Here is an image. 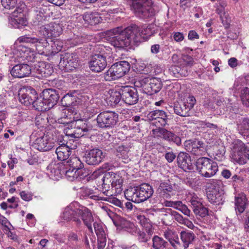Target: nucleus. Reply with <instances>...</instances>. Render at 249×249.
Returning a JSON list of instances; mask_svg holds the SVG:
<instances>
[{
    "label": "nucleus",
    "instance_id": "c85d7f7f",
    "mask_svg": "<svg viewBox=\"0 0 249 249\" xmlns=\"http://www.w3.org/2000/svg\"><path fill=\"white\" fill-rule=\"evenodd\" d=\"M65 165L72 169L75 170L76 172L83 173L84 167L83 163L81 161L79 158L77 157H71L70 159L64 162Z\"/></svg>",
    "mask_w": 249,
    "mask_h": 249
},
{
    "label": "nucleus",
    "instance_id": "a878e982",
    "mask_svg": "<svg viewBox=\"0 0 249 249\" xmlns=\"http://www.w3.org/2000/svg\"><path fill=\"white\" fill-rule=\"evenodd\" d=\"M177 162L178 166L184 171L191 170L193 168L191 157L187 153L179 152L177 156Z\"/></svg>",
    "mask_w": 249,
    "mask_h": 249
},
{
    "label": "nucleus",
    "instance_id": "79ce46f5",
    "mask_svg": "<svg viewBox=\"0 0 249 249\" xmlns=\"http://www.w3.org/2000/svg\"><path fill=\"white\" fill-rule=\"evenodd\" d=\"M64 163V168L62 170L61 178L64 176L67 177L70 180H72L74 178H77L80 176L81 173L76 172L75 170H72V168L65 165Z\"/></svg>",
    "mask_w": 249,
    "mask_h": 249
},
{
    "label": "nucleus",
    "instance_id": "3c124183",
    "mask_svg": "<svg viewBox=\"0 0 249 249\" xmlns=\"http://www.w3.org/2000/svg\"><path fill=\"white\" fill-rule=\"evenodd\" d=\"M166 113L162 110H155L150 111L147 115V118L149 120L154 121H157L160 117H164Z\"/></svg>",
    "mask_w": 249,
    "mask_h": 249
},
{
    "label": "nucleus",
    "instance_id": "423d86ee",
    "mask_svg": "<svg viewBox=\"0 0 249 249\" xmlns=\"http://www.w3.org/2000/svg\"><path fill=\"white\" fill-rule=\"evenodd\" d=\"M103 187L105 190L104 193L106 191L108 192L110 186L112 188H114L115 193L120 194L123 190V179L118 174L112 172L105 173L102 178Z\"/></svg>",
    "mask_w": 249,
    "mask_h": 249
},
{
    "label": "nucleus",
    "instance_id": "a19ab883",
    "mask_svg": "<svg viewBox=\"0 0 249 249\" xmlns=\"http://www.w3.org/2000/svg\"><path fill=\"white\" fill-rule=\"evenodd\" d=\"M173 190V186L167 182H161L158 189V191L164 198H169L170 197L169 193Z\"/></svg>",
    "mask_w": 249,
    "mask_h": 249
},
{
    "label": "nucleus",
    "instance_id": "49530a36",
    "mask_svg": "<svg viewBox=\"0 0 249 249\" xmlns=\"http://www.w3.org/2000/svg\"><path fill=\"white\" fill-rule=\"evenodd\" d=\"M51 37L59 36L62 33V24L52 22L49 24Z\"/></svg>",
    "mask_w": 249,
    "mask_h": 249
},
{
    "label": "nucleus",
    "instance_id": "ddd939ff",
    "mask_svg": "<svg viewBox=\"0 0 249 249\" xmlns=\"http://www.w3.org/2000/svg\"><path fill=\"white\" fill-rule=\"evenodd\" d=\"M36 96V91L30 86H24L18 91L19 102L26 106L33 105Z\"/></svg>",
    "mask_w": 249,
    "mask_h": 249
},
{
    "label": "nucleus",
    "instance_id": "7c9ffc66",
    "mask_svg": "<svg viewBox=\"0 0 249 249\" xmlns=\"http://www.w3.org/2000/svg\"><path fill=\"white\" fill-rule=\"evenodd\" d=\"M111 220L118 229H126L133 231L136 230L135 224L126 219H111Z\"/></svg>",
    "mask_w": 249,
    "mask_h": 249
},
{
    "label": "nucleus",
    "instance_id": "58836bf2",
    "mask_svg": "<svg viewBox=\"0 0 249 249\" xmlns=\"http://www.w3.org/2000/svg\"><path fill=\"white\" fill-rule=\"evenodd\" d=\"M180 239L182 243V246L184 249L188 247L195 239V235L193 232L182 231L180 234Z\"/></svg>",
    "mask_w": 249,
    "mask_h": 249
},
{
    "label": "nucleus",
    "instance_id": "69168bd1",
    "mask_svg": "<svg viewBox=\"0 0 249 249\" xmlns=\"http://www.w3.org/2000/svg\"><path fill=\"white\" fill-rule=\"evenodd\" d=\"M75 117H68V115H66V117H62L58 119V121L59 123L65 124L67 126L71 124V122H73L75 120Z\"/></svg>",
    "mask_w": 249,
    "mask_h": 249
},
{
    "label": "nucleus",
    "instance_id": "680f3d73",
    "mask_svg": "<svg viewBox=\"0 0 249 249\" xmlns=\"http://www.w3.org/2000/svg\"><path fill=\"white\" fill-rule=\"evenodd\" d=\"M194 213L196 215H199L201 217H204L208 214V210L202 205L200 208H197L193 210Z\"/></svg>",
    "mask_w": 249,
    "mask_h": 249
},
{
    "label": "nucleus",
    "instance_id": "8fccbe9b",
    "mask_svg": "<svg viewBox=\"0 0 249 249\" xmlns=\"http://www.w3.org/2000/svg\"><path fill=\"white\" fill-rule=\"evenodd\" d=\"M129 150L128 146H126L124 145H120L117 148V151L118 153L117 156L120 158H122L123 160L128 161L129 158L128 153Z\"/></svg>",
    "mask_w": 249,
    "mask_h": 249
},
{
    "label": "nucleus",
    "instance_id": "6ab92c4d",
    "mask_svg": "<svg viewBox=\"0 0 249 249\" xmlns=\"http://www.w3.org/2000/svg\"><path fill=\"white\" fill-rule=\"evenodd\" d=\"M32 146L40 151H47L53 148L54 143L48 136L43 135L35 140Z\"/></svg>",
    "mask_w": 249,
    "mask_h": 249
},
{
    "label": "nucleus",
    "instance_id": "f8f14e48",
    "mask_svg": "<svg viewBox=\"0 0 249 249\" xmlns=\"http://www.w3.org/2000/svg\"><path fill=\"white\" fill-rule=\"evenodd\" d=\"M107 66L106 56L101 52L99 53H94L90 58L89 63L90 70L95 72L103 71Z\"/></svg>",
    "mask_w": 249,
    "mask_h": 249
},
{
    "label": "nucleus",
    "instance_id": "bb28decb",
    "mask_svg": "<svg viewBox=\"0 0 249 249\" xmlns=\"http://www.w3.org/2000/svg\"><path fill=\"white\" fill-rule=\"evenodd\" d=\"M64 168V163L61 162L58 163H50L47 167V173L51 178H54V179H58L61 178L62 170Z\"/></svg>",
    "mask_w": 249,
    "mask_h": 249
},
{
    "label": "nucleus",
    "instance_id": "dca6fc26",
    "mask_svg": "<svg viewBox=\"0 0 249 249\" xmlns=\"http://www.w3.org/2000/svg\"><path fill=\"white\" fill-rule=\"evenodd\" d=\"M24 8V5L23 6L21 5L20 7L15 9L12 13L10 23L15 28H20L22 26H26L27 24V19L23 13Z\"/></svg>",
    "mask_w": 249,
    "mask_h": 249
},
{
    "label": "nucleus",
    "instance_id": "393cba45",
    "mask_svg": "<svg viewBox=\"0 0 249 249\" xmlns=\"http://www.w3.org/2000/svg\"><path fill=\"white\" fill-rule=\"evenodd\" d=\"M219 5L216 9V13L220 16L222 23L225 28H228L230 25L231 18L225 11L227 2L224 0H219Z\"/></svg>",
    "mask_w": 249,
    "mask_h": 249
},
{
    "label": "nucleus",
    "instance_id": "b1692460",
    "mask_svg": "<svg viewBox=\"0 0 249 249\" xmlns=\"http://www.w3.org/2000/svg\"><path fill=\"white\" fill-rule=\"evenodd\" d=\"M137 190L139 203L143 202L150 198L154 192L152 187L147 183H143L137 186Z\"/></svg>",
    "mask_w": 249,
    "mask_h": 249
},
{
    "label": "nucleus",
    "instance_id": "c03bdc74",
    "mask_svg": "<svg viewBox=\"0 0 249 249\" xmlns=\"http://www.w3.org/2000/svg\"><path fill=\"white\" fill-rule=\"evenodd\" d=\"M137 187L129 188L125 190L124 192L125 198L130 201L135 203H139V200L137 194Z\"/></svg>",
    "mask_w": 249,
    "mask_h": 249
},
{
    "label": "nucleus",
    "instance_id": "7ed1b4c3",
    "mask_svg": "<svg viewBox=\"0 0 249 249\" xmlns=\"http://www.w3.org/2000/svg\"><path fill=\"white\" fill-rule=\"evenodd\" d=\"M131 9L136 17L147 18L154 15V9L151 0H130Z\"/></svg>",
    "mask_w": 249,
    "mask_h": 249
},
{
    "label": "nucleus",
    "instance_id": "e433bc0d",
    "mask_svg": "<svg viewBox=\"0 0 249 249\" xmlns=\"http://www.w3.org/2000/svg\"><path fill=\"white\" fill-rule=\"evenodd\" d=\"M155 28L156 26L154 24L142 26L141 31H140L142 41L154 35L155 33Z\"/></svg>",
    "mask_w": 249,
    "mask_h": 249
},
{
    "label": "nucleus",
    "instance_id": "473e14b6",
    "mask_svg": "<svg viewBox=\"0 0 249 249\" xmlns=\"http://www.w3.org/2000/svg\"><path fill=\"white\" fill-rule=\"evenodd\" d=\"M83 18L86 23L91 25L98 24L103 20L97 13H86L83 15Z\"/></svg>",
    "mask_w": 249,
    "mask_h": 249
},
{
    "label": "nucleus",
    "instance_id": "72a5a7b5",
    "mask_svg": "<svg viewBox=\"0 0 249 249\" xmlns=\"http://www.w3.org/2000/svg\"><path fill=\"white\" fill-rule=\"evenodd\" d=\"M75 92L74 91L73 93H68L65 95L61 99L62 105L66 107L75 106L78 99L76 96L74 95Z\"/></svg>",
    "mask_w": 249,
    "mask_h": 249
},
{
    "label": "nucleus",
    "instance_id": "9d476101",
    "mask_svg": "<svg viewBox=\"0 0 249 249\" xmlns=\"http://www.w3.org/2000/svg\"><path fill=\"white\" fill-rule=\"evenodd\" d=\"M91 218L92 215L90 210L84 206H79L78 208L72 204L65 208L63 212V218Z\"/></svg>",
    "mask_w": 249,
    "mask_h": 249
},
{
    "label": "nucleus",
    "instance_id": "20e7f679",
    "mask_svg": "<svg viewBox=\"0 0 249 249\" xmlns=\"http://www.w3.org/2000/svg\"><path fill=\"white\" fill-rule=\"evenodd\" d=\"M130 64L126 61H121L113 64L104 73L106 81H110L122 77L128 72Z\"/></svg>",
    "mask_w": 249,
    "mask_h": 249
},
{
    "label": "nucleus",
    "instance_id": "2eb2a0df",
    "mask_svg": "<svg viewBox=\"0 0 249 249\" xmlns=\"http://www.w3.org/2000/svg\"><path fill=\"white\" fill-rule=\"evenodd\" d=\"M184 146L187 151L196 156L203 155L206 150L205 143L198 139L185 141Z\"/></svg>",
    "mask_w": 249,
    "mask_h": 249
},
{
    "label": "nucleus",
    "instance_id": "bf43d9fd",
    "mask_svg": "<svg viewBox=\"0 0 249 249\" xmlns=\"http://www.w3.org/2000/svg\"><path fill=\"white\" fill-rule=\"evenodd\" d=\"M93 227L97 237H105L106 233L101 223L95 222L93 223Z\"/></svg>",
    "mask_w": 249,
    "mask_h": 249
},
{
    "label": "nucleus",
    "instance_id": "37998d69",
    "mask_svg": "<svg viewBox=\"0 0 249 249\" xmlns=\"http://www.w3.org/2000/svg\"><path fill=\"white\" fill-rule=\"evenodd\" d=\"M33 105L36 110L39 111H44L50 109L49 106L46 104L42 94L39 97H36L34 100Z\"/></svg>",
    "mask_w": 249,
    "mask_h": 249
},
{
    "label": "nucleus",
    "instance_id": "4c0bfd02",
    "mask_svg": "<svg viewBox=\"0 0 249 249\" xmlns=\"http://www.w3.org/2000/svg\"><path fill=\"white\" fill-rule=\"evenodd\" d=\"M164 237L169 241L174 248L181 245L178 235L171 230L166 231L164 233Z\"/></svg>",
    "mask_w": 249,
    "mask_h": 249
},
{
    "label": "nucleus",
    "instance_id": "338daca9",
    "mask_svg": "<svg viewBox=\"0 0 249 249\" xmlns=\"http://www.w3.org/2000/svg\"><path fill=\"white\" fill-rule=\"evenodd\" d=\"M182 65L187 67H191L194 64L193 58L188 55H183L182 57Z\"/></svg>",
    "mask_w": 249,
    "mask_h": 249
},
{
    "label": "nucleus",
    "instance_id": "412c9836",
    "mask_svg": "<svg viewBox=\"0 0 249 249\" xmlns=\"http://www.w3.org/2000/svg\"><path fill=\"white\" fill-rule=\"evenodd\" d=\"M71 126L73 127L75 138H79L90 131L92 129L90 126H88L83 120L77 119L71 122Z\"/></svg>",
    "mask_w": 249,
    "mask_h": 249
},
{
    "label": "nucleus",
    "instance_id": "f704fd0d",
    "mask_svg": "<svg viewBox=\"0 0 249 249\" xmlns=\"http://www.w3.org/2000/svg\"><path fill=\"white\" fill-rule=\"evenodd\" d=\"M47 8L44 9L42 7H36L34 8L36 18L34 21V25H39V23H43L46 19V13Z\"/></svg>",
    "mask_w": 249,
    "mask_h": 249
},
{
    "label": "nucleus",
    "instance_id": "09e8293b",
    "mask_svg": "<svg viewBox=\"0 0 249 249\" xmlns=\"http://www.w3.org/2000/svg\"><path fill=\"white\" fill-rule=\"evenodd\" d=\"M188 199L190 202L192 207L194 209L200 208L202 206L201 199L196 194L190 193L188 196Z\"/></svg>",
    "mask_w": 249,
    "mask_h": 249
},
{
    "label": "nucleus",
    "instance_id": "cd10ccee",
    "mask_svg": "<svg viewBox=\"0 0 249 249\" xmlns=\"http://www.w3.org/2000/svg\"><path fill=\"white\" fill-rule=\"evenodd\" d=\"M248 204L247 199L244 194H240L235 197V210L237 215L238 213L241 214L245 211Z\"/></svg>",
    "mask_w": 249,
    "mask_h": 249
},
{
    "label": "nucleus",
    "instance_id": "6e6552de",
    "mask_svg": "<svg viewBox=\"0 0 249 249\" xmlns=\"http://www.w3.org/2000/svg\"><path fill=\"white\" fill-rule=\"evenodd\" d=\"M96 121L99 128H112L118 121V114L114 111H103L98 115Z\"/></svg>",
    "mask_w": 249,
    "mask_h": 249
},
{
    "label": "nucleus",
    "instance_id": "5701e85b",
    "mask_svg": "<svg viewBox=\"0 0 249 249\" xmlns=\"http://www.w3.org/2000/svg\"><path fill=\"white\" fill-rule=\"evenodd\" d=\"M10 72L13 77L21 78L28 76L31 74V68L27 64H17L13 67Z\"/></svg>",
    "mask_w": 249,
    "mask_h": 249
},
{
    "label": "nucleus",
    "instance_id": "f03ea898",
    "mask_svg": "<svg viewBox=\"0 0 249 249\" xmlns=\"http://www.w3.org/2000/svg\"><path fill=\"white\" fill-rule=\"evenodd\" d=\"M196 165L199 174L207 178L213 177L218 170L217 163L206 157L198 159L196 162Z\"/></svg>",
    "mask_w": 249,
    "mask_h": 249
},
{
    "label": "nucleus",
    "instance_id": "4be33fe9",
    "mask_svg": "<svg viewBox=\"0 0 249 249\" xmlns=\"http://www.w3.org/2000/svg\"><path fill=\"white\" fill-rule=\"evenodd\" d=\"M33 71L36 76L41 78L50 76L53 72V69L48 64L44 62H39L35 64Z\"/></svg>",
    "mask_w": 249,
    "mask_h": 249
},
{
    "label": "nucleus",
    "instance_id": "a18cd8bd",
    "mask_svg": "<svg viewBox=\"0 0 249 249\" xmlns=\"http://www.w3.org/2000/svg\"><path fill=\"white\" fill-rule=\"evenodd\" d=\"M18 41L19 43H27L32 44L39 43V44H43L46 42V40L45 39H42V38L32 37L30 35H26L18 37Z\"/></svg>",
    "mask_w": 249,
    "mask_h": 249
},
{
    "label": "nucleus",
    "instance_id": "aec40b11",
    "mask_svg": "<svg viewBox=\"0 0 249 249\" xmlns=\"http://www.w3.org/2000/svg\"><path fill=\"white\" fill-rule=\"evenodd\" d=\"M42 95L46 104L51 108L57 103L59 99V90L54 89H45Z\"/></svg>",
    "mask_w": 249,
    "mask_h": 249
},
{
    "label": "nucleus",
    "instance_id": "052dcab7",
    "mask_svg": "<svg viewBox=\"0 0 249 249\" xmlns=\"http://www.w3.org/2000/svg\"><path fill=\"white\" fill-rule=\"evenodd\" d=\"M207 197L209 199V201L215 205H219L220 203L219 200V197L220 196L217 194L215 195L214 193L212 192H209V193H207Z\"/></svg>",
    "mask_w": 249,
    "mask_h": 249
},
{
    "label": "nucleus",
    "instance_id": "c9c22d12",
    "mask_svg": "<svg viewBox=\"0 0 249 249\" xmlns=\"http://www.w3.org/2000/svg\"><path fill=\"white\" fill-rule=\"evenodd\" d=\"M36 27L38 35L44 38L43 39L47 40L46 38L51 37L50 30V26L49 24H46L45 23H39V25H34ZM46 41L44 43H47Z\"/></svg>",
    "mask_w": 249,
    "mask_h": 249
},
{
    "label": "nucleus",
    "instance_id": "a211bd4d",
    "mask_svg": "<svg viewBox=\"0 0 249 249\" xmlns=\"http://www.w3.org/2000/svg\"><path fill=\"white\" fill-rule=\"evenodd\" d=\"M153 134L159 133V136L169 142H172L178 146L181 144V140L179 136L172 131L165 128H156L152 130Z\"/></svg>",
    "mask_w": 249,
    "mask_h": 249
},
{
    "label": "nucleus",
    "instance_id": "e2e57ef3",
    "mask_svg": "<svg viewBox=\"0 0 249 249\" xmlns=\"http://www.w3.org/2000/svg\"><path fill=\"white\" fill-rule=\"evenodd\" d=\"M153 234L151 232H146L139 231L138 233V239L140 242H146L148 241Z\"/></svg>",
    "mask_w": 249,
    "mask_h": 249
},
{
    "label": "nucleus",
    "instance_id": "603ef678",
    "mask_svg": "<svg viewBox=\"0 0 249 249\" xmlns=\"http://www.w3.org/2000/svg\"><path fill=\"white\" fill-rule=\"evenodd\" d=\"M1 3L5 10L9 11L17 9V0H1Z\"/></svg>",
    "mask_w": 249,
    "mask_h": 249
},
{
    "label": "nucleus",
    "instance_id": "5fc2aeb1",
    "mask_svg": "<svg viewBox=\"0 0 249 249\" xmlns=\"http://www.w3.org/2000/svg\"><path fill=\"white\" fill-rule=\"evenodd\" d=\"M164 116V117H160L157 121L152 122V124H154L157 127V128H162L161 127L165 126L167 124L169 119L167 113Z\"/></svg>",
    "mask_w": 249,
    "mask_h": 249
},
{
    "label": "nucleus",
    "instance_id": "4468645a",
    "mask_svg": "<svg viewBox=\"0 0 249 249\" xmlns=\"http://www.w3.org/2000/svg\"><path fill=\"white\" fill-rule=\"evenodd\" d=\"M122 100L126 104L132 105L138 103L139 96L135 87L123 86L121 87Z\"/></svg>",
    "mask_w": 249,
    "mask_h": 249
},
{
    "label": "nucleus",
    "instance_id": "13d9d810",
    "mask_svg": "<svg viewBox=\"0 0 249 249\" xmlns=\"http://www.w3.org/2000/svg\"><path fill=\"white\" fill-rule=\"evenodd\" d=\"M50 44L53 52H58L61 51L63 48V43L57 39H52Z\"/></svg>",
    "mask_w": 249,
    "mask_h": 249
},
{
    "label": "nucleus",
    "instance_id": "39448f33",
    "mask_svg": "<svg viewBox=\"0 0 249 249\" xmlns=\"http://www.w3.org/2000/svg\"><path fill=\"white\" fill-rule=\"evenodd\" d=\"M231 157L232 160L239 164L247 162V157L249 160V147L240 140L233 143Z\"/></svg>",
    "mask_w": 249,
    "mask_h": 249
},
{
    "label": "nucleus",
    "instance_id": "6e6d98bb",
    "mask_svg": "<svg viewBox=\"0 0 249 249\" xmlns=\"http://www.w3.org/2000/svg\"><path fill=\"white\" fill-rule=\"evenodd\" d=\"M161 216L167 218H183L177 212L170 208L166 209Z\"/></svg>",
    "mask_w": 249,
    "mask_h": 249
},
{
    "label": "nucleus",
    "instance_id": "864d4df0",
    "mask_svg": "<svg viewBox=\"0 0 249 249\" xmlns=\"http://www.w3.org/2000/svg\"><path fill=\"white\" fill-rule=\"evenodd\" d=\"M140 220V223L142 226L145 229L146 232H151L153 233V226L150 222L149 219H139Z\"/></svg>",
    "mask_w": 249,
    "mask_h": 249
},
{
    "label": "nucleus",
    "instance_id": "9b49d317",
    "mask_svg": "<svg viewBox=\"0 0 249 249\" xmlns=\"http://www.w3.org/2000/svg\"><path fill=\"white\" fill-rule=\"evenodd\" d=\"M77 64L78 60L76 54L66 53L61 55L59 67L62 71H71L77 67Z\"/></svg>",
    "mask_w": 249,
    "mask_h": 249
},
{
    "label": "nucleus",
    "instance_id": "f3484780",
    "mask_svg": "<svg viewBox=\"0 0 249 249\" xmlns=\"http://www.w3.org/2000/svg\"><path fill=\"white\" fill-rule=\"evenodd\" d=\"M104 157L102 151L98 148L86 151L84 156L85 162L90 165L99 164Z\"/></svg>",
    "mask_w": 249,
    "mask_h": 249
},
{
    "label": "nucleus",
    "instance_id": "2f4dec72",
    "mask_svg": "<svg viewBox=\"0 0 249 249\" xmlns=\"http://www.w3.org/2000/svg\"><path fill=\"white\" fill-rule=\"evenodd\" d=\"M239 133L243 137L249 136V118H243L237 123Z\"/></svg>",
    "mask_w": 249,
    "mask_h": 249
},
{
    "label": "nucleus",
    "instance_id": "1a4fd4ad",
    "mask_svg": "<svg viewBox=\"0 0 249 249\" xmlns=\"http://www.w3.org/2000/svg\"><path fill=\"white\" fill-rule=\"evenodd\" d=\"M196 102L195 97L189 95L180 102L174 103L173 105L174 113L181 117L190 116L189 111L194 107Z\"/></svg>",
    "mask_w": 249,
    "mask_h": 249
},
{
    "label": "nucleus",
    "instance_id": "de8ad7c7",
    "mask_svg": "<svg viewBox=\"0 0 249 249\" xmlns=\"http://www.w3.org/2000/svg\"><path fill=\"white\" fill-rule=\"evenodd\" d=\"M152 247L155 249H163L168 245V243L161 237L155 235L152 238Z\"/></svg>",
    "mask_w": 249,
    "mask_h": 249
},
{
    "label": "nucleus",
    "instance_id": "ea45409f",
    "mask_svg": "<svg viewBox=\"0 0 249 249\" xmlns=\"http://www.w3.org/2000/svg\"><path fill=\"white\" fill-rule=\"evenodd\" d=\"M109 94V96L107 97V100L111 106H115L120 102L121 99L122 100L121 88L119 89V91H110Z\"/></svg>",
    "mask_w": 249,
    "mask_h": 249
},
{
    "label": "nucleus",
    "instance_id": "774afa93",
    "mask_svg": "<svg viewBox=\"0 0 249 249\" xmlns=\"http://www.w3.org/2000/svg\"><path fill=\"white\" fill-rule=\"evenodd\" d=\"M241 98L244 104L249 99V88L245 87L241 90Z\"/></svg>",
    "mask_w": 249,
    "mask_h": 249
},
{
    "label": "nucleus",
    "instance_id": "4d7b16f0",
    "mask_svg": "<svg viewBox=\"0 0 249 249\" xmlns=\"http://www.w3.org/2000/svg\"><path fill=\"white\" fill-rule=\"evenodd\" d=\"M105 194L107 196L105 197H101V200L108 201L117 206H121V202L119 199H117L116 197H111V196H112V195H109V194H108V192H107L106 191V192Z\"/></svg>",
    "mask_w": 249,
    "mask_h": 249
},
{
    "label": "nucleus",
    "instance_id": "0eeeda50",
    "mask_svg": "<svg viewBox=\"0 0 249 249\" xmlns=\"http://www.w3.org/2000/svg\"><path fill=\"white\" fill-rule=\"evenodd\" d=\"M134 86L136 87L142 88L145 93L152 95L160 90L162 87V84L159 78L147 77L135 81Z\"/></svg>",
    "mask_w": 249,
    "mask_h": 249
},
{
    "label": "nucleus",
    "instance_id": "f257e3e1",
    "mask_svg": "<svg viewBox=\"0 0 249 249\" xmlns=\"http://www.w3.org/2000/svg\"><path fill=\"white\" fill-rule=\"evenodd\" d=\"M112 31L115 36L111 40V44L115 48H123L142 42L140 29L136 25H131L123 30L118 27Z\"/></svg>",
    "mask_w": 249,
    "mask_h": 249
},
{
    "label": "nucleus",
    "instance_id": "0e129e2a",
    "mask_svg": "<svg viewBox=\"0 0 249 249\" xmlns=\"http://www.w3.org/2000/svg\"><path fill=\"white\" fill-rule=\"evenodd\" d=\"M176 204H177V209L180 211L184 215L188 216H190V211L185 205L183 204L180 201H178Z\"/></svg>",
    "mask_w": 249,
    "mask_h": 249
},
{
    "label": "nucleus",
    "instance_id": "c756f323",
    "mask_svg": "<svg viewBox=\"0 0 249 249\" xmlns=\"http://www.w3.org/2000/svg\"><path fill=\"white\" fill-rule=\"evenodd\" d=\"M71 152V149L65 145H61L58 146L55 150L57 159L59 160L63 161V162H65L69 160Z\"/></svg>",
    "mask_w": 249,
    "mask_h": 249
}]
</instances>
